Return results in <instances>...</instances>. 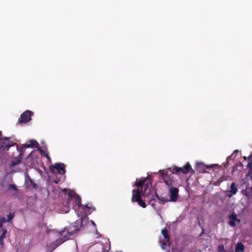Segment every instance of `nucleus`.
<instances>
[{"instance_id": "obj_1", "label": "nucleus", "mask_w": 252, "mask_h": 252, "mask_svg": "<svg viewBox=\"0 0 252 252\" xmlns=\"http://www.w3.org/2000/svg\"><path fill=\"white\" fill-rule=\"evenodd\" d=\"M79 230L78 228H73L72 226L65 227L63 230L61 231L62 238L57 239L55 242L50 244V247L53 250L56 248L58 246L67 240L70 237L73 236Z\"/></svg>"}, {"instance_id": "obj_2", "label": "nucleus", "mask_w": 252, "mask_h": 252, "mask_svg": "<svg viewBox=\"0 0 252 252\" xmlns=\"http://www.w3.org/2000/svg\"><path fill=\"white\" fill-rule=\"evenodd\" d=\"M14 144L12 141L9 140V138L7 137H0V151H8Z\"/></svg>"}, {"instance_id": "obj_3", "label": "nucleus", "mask_w": 252, "mask_h": 252, "mask_svg": "<svg viewBox=\"0 0 252 252\" xmlns=\"http://www.w3.org/2000/svg\"><path fill=\"white\" fill-rule=\"evenodd\" d=\"M33 112L30 110H26L23 113L20 118L18 119L17 124L22 125L23 124H26L30 122L31 120V117L33 115Z\"/></svg>"}, {"instance_id": "obj_4", "label": "nucleus", "mask_w": 252, "mask_h": 252, "mask_svg": "<svg viewBox=\"0 0 252 252\" xmlns=\"http://www.w3.org/2000/svg\"><path fill=\"white\" fill-rule=\"evenodd\" d=\"M173 169L175 170V172L172 171L171 168H168V170H170L172 174H178L180 172L183 174H188L191 170H192L191 166L189 162H187L185 165H184L182 167L175 166Z\"/></svg>"}, {"instance_id": "obj_5", "label": "nucleus", "mask_w": 252, "mask_h": 252, "mask_svg": "<svg viewBox=\"0 0 252 252\" xmlns=\"http://www.w3.org/2000/svg\"><path fill=\"white\" fill-rule=\"evenodd\" d=\"M55 169L60 174L64 175L66 172L65 165L62 163H56L54 165H52L50 167V170L52 173H54Z\"/></svg>"}, {"instance_id": "obj_6", "label": "nucleus", "mask_w": 252, "mask_h": 252, "mask_svg": "<svg viewBox=\"0 0 252 252\" xmlns=\"http://www.w3.org/2000/svg\"><path fill=\"white\" fill-rule=\"evenodd\" d=\"M159 173L161 174L162 179L166 185L168 187H171L173 181L168 177L167 170H159Z\"/></svg>"}, {"instance_id": "obj_7", "label": "nucleus", "mask_w": 252, "mask_h": 252, "mask_svg": "<svg viewBox=\"0 0 252 252\" xmlns=\"http://www.w3.org/2000/svg\"><path fill=\"white\" fill-rule=\"evenodd\" d=\"M169 201L176 202L179 197V189L177 188L171 187L169 189Z\"/></svg>"}, {"instance_id": "obj_8", "label": "nucleus", "mask_w": 252, "mask_h": 252, "mask_svg": "<svg viewBox=\"0 0 252 252\" xmlns=\"http://www.w3.org/2000/svg\"><path fill=\"white\" fill-rule=\"evenodd\" d=\"M69 197L68 200V204H70L72 201L74 200L76 205H77L78 207L80 208L82 206L81 199L79 195H76V194L72 195V194L70 193L69 194Z\"/></svg>"}, {"instance_id": "obj_9", "label": "nucleus", "mask_w": 252, "mask_h": 252, "mask_svg": "<svg viewBox=\"0 0 252 252\" xmlns=\"http://www.w3.org/2000/svg\"><path fill=\"white\" fill-rule=\"evenodd\" d=\"M228 218L230 219L229 224L232 227H235L236 226V222L237 221L238 223L240 222V220L237 219V216L235 213H233L231 215L228 216Z\"/></svg>"}, {"instance_id": "obj_10", "label": "nucleus", "mask_w": 252, "mask_h": 252, "mask_svg": "<svg viewBox=\"0 0 252 252\" xmlns=\"http://www.w3.org/2000/svg\"><path fill=\"white\" fill-rule=\"evenodd\" d=\"M142 198L141 192L139 189L132 190V202H138Z\"/></svg>"}, {"instance_id": "obj_11", "label": "nucleus", "mask_w": 252, "mask_h": 252, "mask_svg": "<svg viewBox=\"0 0 252 252\" xmlns=\"http://www.w3.org/2000/svg\"><path fill=\"white\" fill-rule=\"evenodd\" d=\"M28 142L30 143V144L26 143L23 145L22 147L25 148H38L39 145L38 143L34 140H30L28 141Z\"/></svg>"}, {"instance_id": "obj_12", "label": "nucleus", "mask_w": 252, "mask_h": 252, "mask_svg": "<svg viewBox=\"0 0 252 252\" xmlns=\"http://www.w3.org/2000/svg\"><path fill=\"white\" fill-rule=\"evenodd\" d=\"M238 189L236 186V184L235 183H232L230 186V189L229 192L230 193L227 194L229 197H231L233 195L236 194L237 192Z\"/></svg>"}, {"instance_id": "obj_13", "label": "nucleus", "mask_w": 252, "mask_h": 252, "mask_svg": "<svg viewBox=\"0 0 252 252\" xmlns=\"http://www.w3.org/2000/svg\"><path fill=\"white\" fill-rule=\"evenodd\" d=\"M22 158L21 154H20L18 157L11 161L10 167L11 168L12 167L18 165L21 162Z\"/></svg>"}, {"instance_id": "obj_14", "label": "nucleus", "mask_w": 252, "mask_h": 252, "mask_svg": "<svg viewBox=\"0 0 252 252\" xmlns=\"http://www.w3.org/2000/svg\"><path fill=\"white\" fill-rule=\"evenodd\" d=\"M245 246L244 245L239 242L237 243L236 248H235V252H244L245 251Z\"/></svg>"}, {"instance_id": "obj_15", "label": "nucleus", "mask_w": 252, "mask_h": 252, "mask_svg": "<svg viewBox=\"0 0 252 252\" xmlns=\"http://www.w3.org/2000/svg\"><path fill=\"white\" fill-rule=\"evenodd\" d=\"M161 233L166 239L167 242H169L170 240V236L168 234V230L166 228H164L162 229Z\"/></svg>"}, {"instance_id": "obj_16", "label": "nucleus", "mask_w": 252, "mask_h": 252, "mask_svg": "<svg viewBox=\"0 0 252 252\" xmlns=\"http://www.w3.org/2000/svg\"><path fill=\"white\" fill-rule=\"evenodd\" d=\"M27 184L29 187H32V189H36L37 185L34 182V181L30 178H29L27 181Z\"/></svg>"}, {"instance_id": "obj_17", "label": "nucleus", "mask_w": 252, "mask_h": 252, "mask_svg": "<svg viewBox=\"0 0 252 252\" xmlns=\"http://www.w3.org/2000/svg\"><path fill=\"white\" fill-rule=\"evenodd\" d=\"M2 234L0 236V243L2 245L3 243V239L5 238V235L7 233V231L5 228L1 229Z\"/></svg>"}, {"instance_id": "obj_18", "label": "nucleus", "mask_w": 252, "mask_h": 252, "mask_svg": "<svg viewBox=\"0 0 252 252\" xmlns=\"http://www.w3.org/2000/svg\"><path fill=\"white\" fill-rule=\"evenodd\" d=\"M156 195L161 204H164L166 202H169V199L166 198L165 197L162 196H159L157 193H156Z\"/></svg>"}, {"instance_id": "obj_19", "label": "nucleus", "mask_w": 252, "mask_h": 252, "mask_svg": "<svg viewBox=\"0 0 252 252\" xmlns=\"http://www.w3.org/2000/svg\"><path fill=\"white\" fill-rule=\"evenodd\" d=\"M247 167L249 169V171L246 174V177H252V162H249L247 165Z\"/></svg>"}, {"instance_id": "obj_20", "label": "nucleus", "mask_w": 252, "mask_h": 252, "mask_svg": "<svg viewBox=\"0 0 252 252\" xmlns=\"http://www.w3.org/2000/svg\"><path fill=\"white\" fill-rule=\"evenodd\" d=\"M146 181V179L140 180L138 182H136L135 183V186H136L138 188L143 187L145 186V182Z\"/></svg>"}, {"instance_id": "obj_21", "label": "nucleus", "mask_w": 252, "mask_h": 252, "mask_svg": "<svg viewBox=\"0 0 252 252\" xmlns=\"http://www.w3.org/2000/svg\"><path fill=\"white\" fill-rule=\"evenodd\" d=\"M242 193L243 195L247 197H249L250 196V192L248 190V189L246 188L245 189H243L242 190Z\"/></svg>"}, {"instance_id": "obj_22", "label": "nucleus", "mask_w": 252, "mask_h": 252, "mask_svg": "<svg viewBox=\"0 0 252 252\" xmlns=\"http://www.w3.org/2000/svg\"><path fill=\"white\" fill-rule=\"evenodd\" d=\"M14 213H10L7 216V220H6V221L8 222H10L14 218Z\"/></svg>"}, {"instance_id": "obj_23", "label": "nucleus", "mask_w": 252, "mask_h": 252, "mask_svg": "<svg viewBox=\"0 0 252 252\" xmlns=\"http://www.w3.org/2000/svg\"><path fill=\"white\" fill-rule=\"evenodd\" d=\"M138 205L140 206L141 207L145 208L146 207V203L142 200V199L141 198L140 200H139L137 202Z\"/></svg>"}, {"instance_id": "obj_24", "label": "nucleus", "mask_w": 252, "mask_h": 252, "mask_svg": "<svg viewBox=\"0 0 252 252\" xmlns=\"http://www.w3.org/2000/svg\"><path fill=\"white\" fill-rule=\"evenodd\" d=\"M8 189H12L15 191H17L18 190V188L15 185L10 184L8 186Z\"/></svg>"}, {"instance_id": "obj_25", "label": "nucleus", "mask_w": 252, "mask_h": 252, "mask_svg": "<svg viewBox=\"0 0 252 252\" xmlns=\"http://www.w3.org/2000/svg\"><path fill=\"white\" fill-rule=\"evenodd\" d=\"M6 222V220L4 217H0V228H2L3 223Z\"/></svg>"}, {"instance_id": "obj_26", "label": "nucleus", "mask_w": 252, "mask_h": 252, "mask_svg": "<svg viewBox=\"0 0 252 252\" xmlns=\"http://www.w3.org/2000/svg\"><path fill=\"white\" fill-rule=\"evenodd\" d=\"M218 252H226L223 245H220L218 247Z\"/></svg>"}, {"instance_id": "obj_27", "label": "nucleus", "mask_w": 252, "mask_h": 252, "mask_svg": "<svg viewBox=\"0 0 252 252\" xmlns=\"http://www.w3.org/2000/svg\"><path fill=\"white\" fill-rule=\"evenodd\" d=\"M155 202V200L154 199H151L149 204L151 205V206L154 208L156 209V204L154 203Z\"/></svg>"}, {"instance_id": "obj_28", "label": "nucleus", "mask_w": 252, "mask_h": 252, "mask_svg": "<svg viewBox=\"0 0 252 252\" xmlns=\"http://www.w3.org/2000/svg\"><path fill=\"white\" fill-rule=\"evenodd\" d=\"M40 153L42 155H43L47 158L48 160L51 159L50 157L49 156V155L47 154H44L43 150H40Z\"/></svg>"}, {"instance_id": "obj_29", "label": "nucleus", "mask_w": 252, "mask_h": 252, "mask_svg": "<svg viewBox=\"0 0 252 252\" xmlns=\"http://www.w3.org/2000/svg\"><path fill=\"white\" fill-rule=\"evenodd\" d=\"M40 153L42 155H43L47 158L48 160L51 159L50 157L49 156V155L47 154H44L43 150H40Z\"/></svg>"}, {"instance_id": "obj_30", "label": "nucleus", "mask_w": 252, "mask_h": 252, "mask_svg": "<svg viewBox=\"0 0 252 252\" xmlns=\"http://www.w3.org/2000/svg\"><path fill=\"white\" fill-rule=\"evenodd\" d=\"M40 153L42 155H43L47 158L48 160L51 159L50 157L49 156V155L47 154H44L43 150H40Z\"/></svg>"}, {"instance_id": "obj_31", "label": "nucleus", "mask_w": 252, "mask_h": 252, "mask_svg": "<svg viewBox=\"0 0 252 252\" xmlns=\"http://www.w3.org/2000/svg\"><path fill=\"white\" fill-rule=\"evenodd\" d=\"M81 207H82L83 210L85 209V208H89V209L91 208L87 205H82V206Z\"/></svg>"}, {"instance_id": "obj_32", "label": "nucleus", "mask_w": 252, "mask_h": 252, "mask_svg": "<svg viewBox=\"0 0 252 252\" xmlns=\"http://www.w3.org/2000/svg\"><path fill=\"white\" fill-rule=\"evenodd\" d=\"M228 166V162L227 161L226 163H225L224 164V166L225 168H227Z\"/></svg>"}, {"instance_id": "obj_33", "label": "nucleus", "mask_w": 252, "mask_h": 252, "mask_svg": "<svg viewBox=\"0 0 252 252\" xmlns=\"http://www.w3.org/2000/svg\"><path fill=\"white\" fill-rule=\"evenodd\" d=\"M91 223L94 226H96V224L95 223H94V222L93 221V220H91Z\"/></svg>"}, {"instance_id": "obj_34", "label": "nucleus", "mask_w": 252, "mask_h": 252, "mask_svg": "<svg viewBox=\"0 0 252 252\" xmlns=\"http://www.w3.org/2000/svg\"><path fill=\"white\" fill-rule=\"evenodd\" d=\"M238 150H236L234 151L233 153L232 154V156L234 154V153H238Z\"/></svg>"}, {"instance_id": "obj_35", "label": "nucleus", "mask_w": 252, "mask_h": 252, "mask_svg": "<svg viewBox=\"0 0 252 252\" xmlns=\"http://www.w3.org/2000/svg\"><path fill=\"white\" fill-rule=\"evenodd\" d=\"M238 165L240 166H243V164L241 162H240L239 164H238Z\"/></svg>"}, {"instance_id": "obj_36", "label": "nucleus", "mask_w": 252, "mask_h": 252, "mask_svg": "<svg viewBox=\"0 0 252 252\" xmlns=\"http://www.w3.org/2000/svg\"><path fill=\"white\" fill-rule=\"evenodd\" d=\"M0 137H2V131L0 130Z\"/></svg>"}, {"instance_id": "obj_37", "label": "nucleus", "mask_w": 252, "mask_h": 252, "mask_svg": "<svg viewBox=\"0 0 252 252\" xmlns=\"http://www.w3.org/2000/svg\"><path fill=\"white\" fill-rule=\"evenodd\" d=\"M236 166H233V171L234 172L235 171Z\"/></svg>"}, {"instance_id": "obj_38", "label": "nucleus", "mask_w": 252, "mask_h": 252, "mask_svg": "<svg viewBox=\"0 0 252 252\" xmlns=\"http://www.w3.org/2000/svg\"><path fill=\"white\" fill-rule=\"evenodd\" d=\"M148 187V185H147V187H145V190L147 189Z\"/></svg>"}, {"instance_id": "obj_39", "label": "nucleus", "mask_w": 252, "mask_h": 252, "mask_svg": "<svg viewBox=\"0 0 252 252\" xmlns=\"http://www.w3.org/2000/svg\"><path fill=\"white\" fill-rule=\"evenodd\" d=\"M203 233H204V230H203V229H202V232L201 234H202Z\"/></svg>"}, {"instance_id": "obj_40", "label": "nucleus", "mask_w": 252, "mask_h": 252, "mask_svg": "<svg viewBox=\"0 0 252 252\" xmlns=\"http://www.w3.org/2000/svg\"><path fill=\"white\" fill-rule=\"evenodd\" d=\"M231 252V251H230V252Z\"/></svg>"}, {"instance_id": "obj_41", "label": "nucleus", "mask_w": 252, "mask_h": 252, "mask_svg": "<svg viewBox=\"0 0 252 252\" xmlns=\"http://www.w3.org/2000/svg\"><path fill=\"white\" fill-rule=\"evenodd\" d=\"M251 178H252V177H251Z\"/></svg>"}]
</instances>
